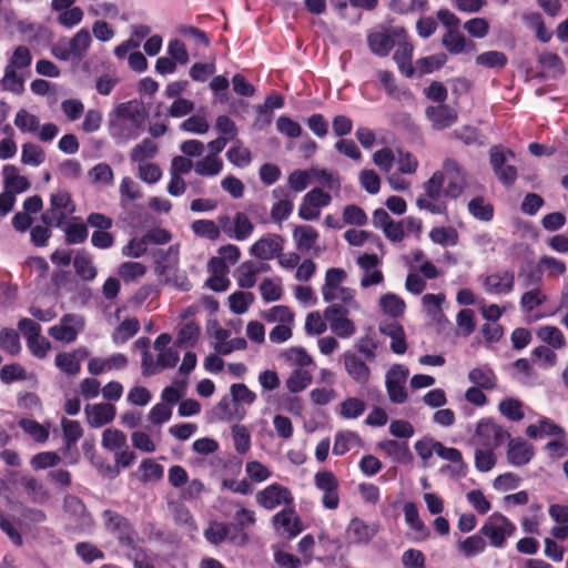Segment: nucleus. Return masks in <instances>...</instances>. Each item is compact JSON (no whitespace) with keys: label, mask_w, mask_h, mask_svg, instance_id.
Listing matches in <instances>:
<instances>
[{"label":"nucleus","mask_w":568,"mask_h":568,"mask_svg":"<svg viewBox=\"0 0 568 568\" xmlns=\"http://www.w3.org/2000/svg\"><path fill=\"white\" fill-rule=\"evenodd\" d=\"M191 230L195 236L210 241H217L223 232L217 221L206 219L195 220Z\"/></svg>","instance_id":"obj_36"},{"label":"nucleus","mask_w":568,"mask_h":568,"mask_svg":"<svg viewBox=\"0 0 568 568\" xmlns=\"http://www.w3.org/2000/svg\"><path fill=\"white\" fill-rule=\"evenodd\" d=\"M128 365V357L124 354L115 353L108 358L92 357L88 363V372L92 376H99L109 371H121Z\"/></svg>","instance_id":"obj_24"},{"label":"nucleus","mask_w":568,"mask_h":568,"mask_svg":"<svg viewBox=\"0 0 568 568\" xmlns=\"http://www.w3.org/2000/svg\"><path fill=\"white\" fill-rule=\"evenodd\" d=\"M361 444V437L355 432H338L335 435V442L333 446V454L342 456L349 452L352 447Z\"/></svg>","instance_id":"obj_40"},{"label":"nucleus","mask_w":568,"mask_h":568,"mask_svg":"<svg viewBox=\"0 0 568 568\" xmlns=\"http://www.w3.org/2000/svg\"><path fill=\"white\" fill-rule=\"evenodd\" d=\"M83 320L75 314H65L60 318L59 324L49 328V335L65 344L75 342L79 332L83 328Z\"/></svg>","instance_id":"obj_15"},{"label":"nucleus","mask_w":568,"mask_h":568,"mask_svg":"<svg viewBox=\"0 0 568 568\" xmlns=\"http://www.w3.org/2000/svg\"><path fill=\"white\" fill-rule=\"evenodd\" d=\"M469 213L477 220L488 222L494 216V207L491 204L486 203L484 197L477 196L468 203Z\"/></svg>","instance_id":"obj_57"},{"label":"nucleus","mask_w":568,"mask_h":568,"mask_svg":"<svg viewBox=\"0 0 568 568\" xmlns=\"http://www.w3.org/2000/svg\"><path fill=\"white\" fill-rule=\"evenodd\" d=\"M427 119L435 130H444L457 122V111L448 104L429 105L425 110Z\"/></svg>","instance_id":"obj_18"},{"label":"nucleus","mask_w":568,"mask_h":568,"mask_svg":"<svg viewBox=\"0 0 568 568\" xmlns=\"http://www.w3.org/2000/svg\"><path fill=\"white\" fill-rule=\"evenodd\" d=\"M21 486L23 487L30 501L34 504H44L50 497L44 484L34 477H22Z\"/></svg>","instance_id":"obj_33"},{"label":"nucleus","mask_w":568,"mask_h":568,"mask_svg":"<svg viewBox=\"0 0 568 568\" xmlns=\"http://www.w3.org/2000/svg\"><path fill=\"white\" fill-rule=\"evenodd\" d=\"M63 509L72 530L84 532L93 528L94 519L79 497L67 495L63 499Z\"/></svg>","instance_id":"obj_5"},{"label":"nucleus","mask_w":568,"mask_h":568,"mask_svg":"<svg viewBox=\"0 0 568 568\" xmlns=\"http://www.w3.org/2000/svg\"><path fill=\"white\" fill-rule=\"evenodd\" d=\"M433 243L442 246H454L458 243V232L452 226L433 227L429 232Z\"/></svg>","instance_id":"obj_45"},{"label":"nucleus","mask_w":568,"mask_h":568,"mask_svg":"<svg viewBox=\"0 0 568 568\" xmlns=\"http://www.w3.org/2000/svg\"><path fill=\"white\" fill-rule=\"evenodd\" d=\"M146 266L140 262H124L118 268V275L125 282L130 283L139 277L144 276Z\"/></svg>","instance_id":"obj_61"},{"label":"nucleus","mask_w":568,"mask_h":568,"mask_svg":"<svg viewBox=\"0 0 568 568\" xmlns=\"http://www.w3.org/2000/svg\"><path fill=\"white\" fill-rule=\"evenodd\" d=\"M538 63L550 77L561 75L565 72L561 58L554 52H544L538 57Z\"/></svg>","instance_id":"obj_50"},{"label":"nucleus","mask_w":568,"mask_h":568,"mask_svg":"<svg viewBox=\"0 0 568 568\" xmlns=\"http://www.w3.org/2000/svg\"><path fill=\"white\" fill-rule=\"evenodd\" d=\"M515 274L506 270L487 275L483 285L487 293L497 295H507L514 290Z\"/></svg>","instance_id":"obj_20"},{"label":"nucleus","mask_w":568,"mask_h":568,"mask_svg":"<svg viewBox=\"0 0 568 568\" xmlns=\"http://www.w3.org/2000/svg\"><path fill=\"white\" fill-rule=\"evenodd\" d=\"M378 530V524H368L358 517H354L346 527V535L354 544H368L377 535Z\"/></svg>","instance_id":"obj_21"},{"label":"nucleus","mask_w":568,"mask_h":568,"mask_svg":"<svg viewBox=\"0 0 568 568\" xmlns=\"http://www.w3.org/2000/svg\"><path fill=\"white\" fill-rule=\"evenodd\" d=\"M75 554L85 562L104 559V552L90 541H81L74 546Z\"/></svg>","instance_id":"obj_62"},{"label":"nucleus","mask_w":568,"mask_h":568,"mask_svg":"<svg viewBox=\"0 0 568 568\" xmlns=\"http://www.w3.org/2000/svg\"><path fill=\"white\" fill-rule=\"evenodd\" d=\"M45 161L43 149L34 143L28 142L21 148V163L29 166H39Z\"/></svg>","instance_id":"obj_47"},{"label":"nucleus","mask_w":568,"mask_h":568,"mask_svg":"<svg viewBox=\"0 0 568 568\" xmlns=\"http://www.w3.org/2000/svg\"><path fill=\"white\" fill-rule=\"evenodd\" d=\"M61 427L63 433V440L68 448L74 446L83 435L81 425L77 420L62 418Z\"/></svg>","instance_id":"obj_60"},{"label":"nucleus","mask_w":568,"mask_h":568,"mask_svg":"<svg viewBox=\"0 0 568 568\" xmlns=\"http://www.w3.org/2000/svg\"><path fill=\"white\" fill-rule=\"evenodd\" d=\"M89 355V349L84 346H80L72 352H60L54 358V365L65 375L75 376L81 371V362Z\"/></svg>","instance_id":"obj_17"},{"label":"nucleus","mask_w":568,"mask_h":568,"mask_svg":"<svg viewBox=\"0 0 568 568\" xmlns=\"http://www.w3.org/2000/svg\"><path fill=\"white\" fill-rule=\"evenodd\" d=\"M283 250V239L277 234H268L257 240L250 248L252 255L268 261L277 256Z\"/></svg>","instance_id":"obj_22"},{"label":"nucleus","mask_w":568,"mask_h":568,"mask_svg":"<svg viewBox=\"0 0 568 568\" xmlns=\"http://www.w3.org/2000/svg\"><path fill=\"white\" fill-rule=\"evenodd\" d=\"M258 506L273 510L281 505L291 506L294 501L291 490L280 484H271L255 495Z\"/></svg>","instance_id":"obj_13"},{"label":"nucleus","mask_w":568,"mask_h":568,"mask_svg":"<svg viewBox=\"0 0 568 568\" xmlns=\"http://www.w3.org/2000/svg\"><path fill=\"white\" fill-rule=\"evenodd\" d=\"M227 160L237 168H245L252 161L251 151L245 148L239 140L226 152Z\"/></svg>","instance_id":"obj_56"},{"label":"nucleus","mask_w":568,"mask_h":568,"mask_svg":"<svg viewBox=\"0 0 568 568\" xmlns=\"http://www.w3.org/2000/svg\"><path fill=\"white\" fill-rule=\"evenodd\" d=\"M3 178V186L6 191L12 192V194H19L30 189V182L28 179L19 173V169L16 165L7 164L1 171Z\"/></svg>","instance_id":"obj_26"},{"label":"nucleus","mask_w":568,"mask_h":568,"mask_svg":"<svg viewBox=\"0 0 568 568\" xmlns=\"http://www.w3.org/2000/svg\"><path fill=\"white\" fill-rule=\"evenodd\" d=\"M223 233L231 240L245 241L254 232V224L245 212H236L233 217L227 214L217 216Z\"/></svg>","instance_id":"obj_6"},{"label":"nucleus","mask_w":568,"mask_h":568,"mask_svg":"<svg viewBox=\"0 0 568 568\" xmlns=\"http://www.w3.org/2000/svg\"><path fill=\"white\" fill-rule=\"evenodd\" d=\"M404 33V30H394L393 34L382 31L371 32L367 36V44L373 54L385 58L395 45L394 36Z\"/></svg>","instance_id":"obj_25"},{"label":"nucleus","mask_w":568,"mask_h":568,"mask_svg":"<svg viewBox=\"0 0 568 568\" xmlns=\"http://www.w3.org/2000/svg\"><path fill=\"white\" fill-rule=\"evenodd\" d=\"M344 368L349 378L358 384L366 385L371 379V368L355 353L346 352L343 354Z\"/></svg>","instance_id":"obj_19"},{"label":"nucleus","mask_w":568,"mask_h":568,"mask_svg":"<svg viewBox=\"0 0 568 568\" xmlns=\"http://www.w3.org/2000/svg\"><path fill=\"white\" fill-rule=\"evenodd\" d=\"M84 413L88 424L93 428H100L115 418L116 408L110 403L88 404Z\"/></svg>","instance_id":"obj_23"},{"label":"nucleus","mask_w":568,"mask_h":568,"mask_svg":"<svg viewBox=\"0 0 568 568\" xmlns=\"http://www.w3.org/2000/svg\"><path fill=\"white\" fill-rule=\"evenodd\" d=\"M537 335L542 342L547 343L554 348H561L566 344V339L562 332L556 326H541L538 329Z\"/></svg>","instance_id":"obj_59"},{"label":"nucleus","mask_w":568,"mask_h":568,"mask_svg":"<svg viewBox=\"0 0 568 568\" xmlns=\"http://www.w3.org/2000/svg\"><path fill=\"white\" fill-rule=\"evenodd\" d=\"M234 519L235 523H232L230 525L235 538L237 537V535H242L243 539H246L247 536L245 534V530L255 525V513L251 509L242 507L235 513Z\"/></svg>","instance_id":"obj_38"},{"label":"nucleus","mask_w":568,"mask_h":568,"mask_svg":"<svg viewBox=\"0 0 568 568\" xmlns=\"http://www.w3.org/2000/svg\"><path fill=\"white\" fill-rule=\"evenodd\" d=\"M92 42L91 34L88 29L79 30L72 38L68 39L69 48L73 54V59L82 60Z\"/></svg>","instance_id":"obj_37"},{"label":"nucleus","mask_w":568,"mask_h":568,"mask_svg":"<svg viewBox=\"0 0 568 568\" xmlns=\"http://www.w3.org/2000/svg\"><path fill=\"white\" fill-rule=\"evenodd\" d=\"M14 125L23 133H33L39 130L40 122L38 116L20 109L16 114Z\"/></svg>","instance_id":"obj_63"},{"label":"nucleus","mask_w":568,"mask_h":568,"mask_svg":"<svg viewBox=\"0 0 568 568\" xmlns=\"http://www.w3.org/2000/svg\"><path fill=\"white\" fill-rule=\"evenodd\" d=\"M458 548L466 558H471L485 551L486 541L483 535L478 531V534L471 535L460 541L458 544Z\"/></svg>","instance_id":"obj_49"},{"label":"nucleus","mask_w":568,"mask_h":568,"mask_svg":"<svg viewBox=\"0 0 568 568\" xmlns=\"http://www.w3.org/2000/svg\"><path fill=\"white\" fill-rule=\"evenodd\" d=\"M440 171L444 173V182L447 180L445 196L457 199L463 193L466 184L464 168L454 159H446Z\"/></svg>","instance_id":"obj_14"},{"label":"nucleus","mask_w":568,"mask_h":568,"mask_svg":"<svg viewBox=\"0 0 568 568\" xmlns=\"http://www.w3.org/2000/svg\"><path fill=\"white\" fill-rule=\"evenodd\" d=\"M409 369L402 364H394L386 373L385 386L389 400L395 404H403L407 399L405 387Z\"/></svg>","instance_id":"obj_10"},{"label":"nucleus","mask_w":568,"mask_h":568,"mask_svg":"<svg viewBox=\"0 0 568 568\" xmlns=\"http://www.w3.org/2000/svg\"><path fill=\"white\" fill-rule=\"evenodd\" d=\"M523 407V402L513 397L503 399L498 405L501 415L511 422H520L525 417Z\"/></svg>","instance_id":"obj_52"},{"label":"nucleus","mask_w":568,"mask_h":568,"mask_svg":"<svg viewBox=\"0 0 568 568\" xmlns=\"http://www.w3.org/2000/svg\"><path fill=\"white\" fill-rule=\"evenodd\" d=\"M413 50V44L404 39L398 43L393 57L399 71L406 77H412L414 73V69L412 67Z\"/></svg>","instance_id":"obj_34"},{"label":"nucleus","mask_w":568,"mask_h":568,"mask_svg":"<svg viewBox=\"0 0 568 568\" xmlns=\"http://www.w3.org/2000/svg\"><path fill=\"white\" fill-rule=\"evenodd\" d=\"M223 170V161L215 154H207L194 163V171L201 176H215Z\"/></svg>","instance_id":"obj_39"},{"label":"nucleus","mask_w":568,"mask_h":568,"mask_svg":"<svg viewBox=\"0 0 568 568\" xmlns=\"http://www.w3.org/2000/svg\"><path fill=\"white\" fill-rule=\"evenodd\" d=\"M332 196L321 187L308 191L302 200L298 209V216L304 221H314L320 217L321 209L331 204Z\"/></svg>","instance_id":"obj_11"},{"label":"nucleus","mask_w":568,"mask_h":568,"mask_svg":"<svg viewBox=\"0 0 568 568\" xmlns=\"http://www.w3.org/2000/svg\"><path fill=\"white\" fill-rule=\"evenodd\" d=\"M73 267L77 275L83 281H92L98 274L91 255L84 250L78 251L75 253L73 257Z\"/></svg>","instance_id":"obj_32"},{"label":"nucleus","mask_w":568,"mask_h":568,"mask_svg":"<svg viewBox=\"0 0 568 568\" xmlns=\"http://www.w3.org/2000/svg\"><path fill=\"white\" fill-rule=\"evenodd\" d=\"M128 445L126 443V436L125 434L115 428H106L102 433V439H101V446L109 450V452H115L118 449H122Z\"/></svg>","instance_id":"obj_51"},{"label":"nucleus","mask_w":568,"mask_h":568,"mask_svg":"<svg viewBox=\"0 0 568 568\" xmlns=\"http://www.w3.org/2000/svg\"><path fill=\"white\" fill-rule=\"evenodd\" d=\"M534 456L532 446L521 438L509 440L507 458L514 466H524L528 464Z\"/></svg>","instance_id":"obj_27"},{"label":"nucleus","mask_w":568,"mask_h":568,"mask_svg":"<svg viewBox=\"0 0 568 568\" xmlns=\"http://www.w3.org/2000/svg\"><path fill=\"white\" fill-rule=\"evenodd\" d=\"M50 205L51 207L42 214L41 220L44 224L54 227H60L75 210L70 194L64 191L52 194Z\"/></svg>","instance_id":"obj_8"},{"label":"nucleus","mask_w":568,"mask_h":568,"mask_svg":"<svg viewBox=\"0 0 568 568\" xmlns=\"http://www.w3.org/2000/svg\"><path fill=\"white\" fill-rule=\"evenodd\" d=\"M379 331L382 334L390 337V349L395 354H404L407 349L405 332L400 324L396 322L392 323H383L379 326Z\"/></svg>","instance_id":"obj_30"},{"label":"nucleus","mask_w":568,"mask_h":568,"mask_svg":"<svg viewBox=\"0 0 568 568\" xmlns=\"http://www.w3.org/2000/svg\"><path fill=\"white\" fill-rule=\"evenodd\" d=\"M205 539L212 545H220L225 540L234 541L235 536L231 525L221 521H211L204 530Z\"/></svg>","instance_id":"obj_31"},{"label":"nucleus","mask_w":568,"mask_h":568,"mask_svg":"<svg viewBox=\"0 0 568 568\" xmlns=\"http://www.w3.org/2000/svg\"><path fill=\"white\" fill-rule=\"evenodd\" d=\"M18 425L38 443H45L49 438V430L34 419L21 418Z\"/></svg>","instance_id":"obj_55"},{"label":"nucleus","mask_w":568,"mask_h":568,"mask_svg":"<svg viewBox=\"0 0 568 568\" xmlns=\"http://www.w3.org/2000/svg\"><path fill=\"white\" fill-rule=\"evenodd\" d=\"M158 153V145L151 139H143L141 143L136 144L130 152L132 162L146 163L148 160L153 159Z\"/></svg>","instance_id":"obj_43"},{"label":"nucleus","mask_w":568,"mask_h":568,"mask_svg":"<svg viewBox=\"0 0 568 568\" xmlns=\"http://www.w3.org/2000/svg\"><path fill=\"white\" fill-rule=\"evenodd\" d=\"M443 45L452 54H459L465 51L467 41L459 28L447 30L442 40Z\"/></svg>","instance_id":"obj_41"},{"label":"nucleus","mask_w":568,"mask_h":568,"mask_svg":"<svg viewBox=\"0 0 568 568\" xmlns=\"http://www.w3.org/2000/svg\"><path fill=\"white\" fill-rule=\"evenodd\" d=\"M509 433L491 419L478 422L473 440L485 448H497L509 439Z\"/></svg>","instance_id":"obj_7"},{"label":"nucleus","mask_w":568,"mask_h":568,"mask_svg":"<svg viewBox=\"0 0 568 568\" xmlns=\"http://www.w3.org/2000/svg\"><path fill=\"white\" fill-rule=\"evenodd\" d=\"M346 278V272L343 268L332 267L325 273V282L322 287L323 300L327 303L339 301L342 305H355V292L341 284Z\"/></svg>","instance_id":"obj_3"},{"label":"nucleus","mask_w":568,"mask_h":568,"mask_svg":"<svg viewBox=\"0 0 568 568\" xmlns=\"http://www.w3.org/2000/svg\"><path fill=\"white\" fill-rule=\"evenodd\" d=\"M272 523L275 530H282L288 538H295L304 529L301 517L290 506L275 514Z\"/></svg>","instance_id":"obj_16"},{"label":"nucleus","mask_w":568,"mask_h":568,"mask_svg":"<svg viewBox=\"0 0 568 568\" xmlns=\"http://www.w3.org/2000/svg\"><path fill=\"white\" fill-rule=\"evenodd\" d=\"M104 529L114 536L122 548H133L138 532L132 523L122 514L105 509L101 514Z\"/></svg>","instance_id":"obj_2"},{"label":"nucleus","mask_w":568,"mask_h":568,"mask_svg":"<svg viewBox=\"0 0 568 568\" xmlns=\"http://www.w3.org/2000/svg\"><path fill=\"white\" fill-rule=\"evenodd\" d=\"M128 558L133 562V568H156L154 558L143 548L136 545L129 549Z\"/></svg>","instance_id":"obj_64"},{"label":"nucleus","mask_w":568,"mask_h":568,"mask_svg":"<svg viewBox=\"0 0 568 568\" xmlns=\"http://www.w3.org/2000/svg\"><path fill=\"white\" fill-rule=\"evenodd\" d=\"M424 193L422 196L430 197L433 200H442L445 196V186H444V173L442 171H436L423 184Z\"/></svg>","instance_id":"obj_44"},{"label":"nucleus","mask_w":568,"mask_h":568,"mask_svg":"<svg viewBox=\"0 0 568 568\" xmlns=\"http://www.w3.org/2000/svg\"><path fill=\"white\" fill-rule=\"evenodd\" d=\"M318 237V232L311 225H297L293 230L296 250L302 253H308L313 248L318 253V248L315 247Z\"/></svg>","instance_id":"obj_28"},{"label":"nucleus","mask_w":568,"mask_h":568,"mask_svg":"<svg viewBox=\"0 0 568 568\" xmlns=\"http://www.w3.org/2000/svg\"><path fill=\"white\" fill-rule=\"evenodd\" d=\"M379 305L386 314L393 317L403 315L406 307L404 300L393 293L383 295Z\"/></svg>","instance_id":"obj_58"},{"label":"nucleus","mask_w":568,"mask_h":568,"mask_svg":"<svg viewBox=\"0 0 568 568\" xmlns=\"http://www.w3.org/2000/svg\"><path fill=\"white\" fill-rule=\"evenodd\" d=\"M315 487L323 493L322 504L326 509L334 510L339 505V483L331 470L317 471L314 476Z\"/></svg>","instance_id":"obj_12"},{"label":"nucleus","mask_w":568,"mask_h":568,"mask_svg":"<svg viewBox=\"0 0 568 568\" xmlns=\"http://www.w3.org/2000/svg\"><path fill=\"white\" fill-rule=\"evenodd\" d=\"M144 115L138 101L132 100L116 105L109 119V133L119 143L139 138Z\"/></svg>","instance_id":"obj_1"},{"label":"nucleus","mask_w":568,"mask_h":568,"mask_svg":"<svg viewBox=\"0 0 568 568\" xmlns=\"http://www.w3.org/2000/svg\"><path fill=\"white\" fill-rule=\"evenodd\" d=\"M348 306L335 303L324 311V317L328 322L331 331L341 338H348L356 332L355 324L347 317Z\"/></svg>","instance_id":"obj_9"},{"label":"nucleus","mask_w":568,"mask_h":568,"mask_svg":"<svg viewBox=\"0 0 568 568\" xmlns=\"http://www.w3.org/2000/svg\"><path fill=\"white\" fill-rule=\"evenodd\" d=\"M468 379L484 389H493L496 386V376L488 367H476L468 373Z\"/></svg>","instance_id":"obj_46"},{"label":"nucleus","mask_w":568,"mask_h":568,"mask_svg":"<svg viewBox=\"0 0 568 568\" xmlns=\"http://www.w3.org/2000/svg\"><path fill=\"white\" fill-rule=\"evenodd\" d=\"M365 409V402L358 397H347L339 404V415L345 419L358 418Z\"/></svg>","instance_id":"obj_53"},{"label":"nucleus","mask_w":568,"mask_h":568,"mask_svg":"<svg viewBox=\"0 0 568 568\" xmlns=\"http://www.w3.org/2000/svg\"><path fill=\"white\" fill-rule=\"evenodd\" d=\"M272 195L278 201L271 209V217L274 222L281 224L292 214L294 204L287 199V192L284 187L274 189Z\"/></svg>","instance_id":"obj_29"},{"label":"nucleus","mask_w":568,"mask_h":568,"mask_svg":"<svg viewBox=\"0 0 568 568\" xmlns=\"http://www.w3.org/2000/svg\"><path fill=\"white\" fill-rule=\"evenodd\" d=\"M312 383V375L308 371L297 368L294 369L286 379L287 389L293 393H300L307 388Z\"/></svg>","instance_id":"obj_54"},{"label":"nucleus","mask_w":568,"mask_h":568,"mask_svg":"<svg viewBox=\"0 0 568 568\" xmlns=\"http://www.w3.org/2000/svg\"><path fill=\"white\" fill-rule=\"evenodd\" d=\"M515 531L514 524L503 514L494 513L484 523L479 532L489 540L490 546L503 548L507 538Z\"/></svg>","instance_id":"obj_4"},{"label":"nucleus","mask_w":568,"mask_h":568,"mask_svg":"<svg viewBox=\"0 0 568 568\" xmlns=\"http://www.w3.org/2000/svg\"><path fill=\"white\" fill-rule=\"evenodd\" d=\"M377 447L388 457H390L395 463H405L412 457L407 443H399L394 439H385L379 442Z\"/></svg>","instance_id":"obj_35"},{"label":"nucleus","mask_w":568,"mask_h":568,"mask_svg":"<svg viewBox=\"0 0 568 568\" xmlns=\"http://www.w3.org/2000/svg\"><path fill=\"white\" fill-rule=\"evenodd\" d=\"M0 348L11 356L21 352L20 337L13 328L4 327L0 331Z\"/></svg>","instance_id":"obj_48"},{"label":"nucleus","mask_w":568,"mask_h":568,"mask_svg":"<svg viewBox=\"0 0 568 568\" xmlns=\"http://www.w3.org/2000/svg\"><path fill=\"white\" fill-rule=\"evenodd\" d=\"M140 329L136 318L124 320L113 332L112 341L115 345H122L132 338Z\"/></svg>","instance_id":"obj_42"}]
</instances>
